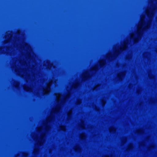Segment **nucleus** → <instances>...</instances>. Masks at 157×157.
Segmentation results:
<instances>
[{"mask_svg":"<svg viewBox=\"0 0 157 157\" xmlns=\"http://www.w3.org/2000/svg\"><path fill=\"white\" fill-rule=\"evenodd\" d=\"M105 118H108V0H105Z\"/></svg>","mask_w":157,"mask_h":157,"instance_id":"obj_1","label":"nucleus"},{"mask_svg":"<svg viewBox=\"0 0 157 157\" xmlns=\"http://www.w3.org/2000/svg\"><path fill=\"white\" fill-rule=\"evenodd\" d=\"M143 21L141 20V22L140 23V28H138L137 29V34L138 37H140L142 36V32L143 30H144V29H143V30H141V28L142 27V26L143 25Z\"/></svg>","mask_w":157,"mask_h":157,"instance_id":"obj_2","label":"nucleus"},{"mask_svg":"<svg viewBox=\"0 0 157 157\" xmlns=\"http://www.w3.org/2000/svg\"><path fill=\"white\" fill-rule=\"evenodd\" d=\"M146 13L147 15L148 16L149 15H151L152 14V13H150V12L149 11H147L146 12Z\"/></svg>","mask_w":157,"mask_h":157,"instance_id":"obj_3","label":"nucleus"},{"mask_svg":"<svg viewBox=\"0 0 157 157\" xmlns=\"http://www.w3.org/2000/svg\"><path fill=\"white\" fill-rule=\"evenodd\" d=\"M138 40V38H136L134 39V42L135 43H136L137 42Z\"/></svg>","mask_w":157,"mask_h":157,"instance_id":"obj_4","label":"nucleus"},{"mask_svg":"<svg viewBox=\"0 0 157 157\" xmlns=\"http://www.w3.org/2000/svg\"><path fill=\"white\" fill-rule=\"evenodd\" d=\"M29 88L28 87H27L26 88H24V89L26 91H29Z\"/></svg>","mask_w":157,"mask_h":157,"instance_id":"obj_5","label":"nucleus"},{"mask_svg":"<svg viewBox=\"0 0 157 157\" xmlns=\"http://www.w3.org/2000/svg\"><path fill=\"white\" fill-rule=\"evenodd\" d=\"M87 77L86 76H84L83 77V78H84V79H85L86 78H87Z\"/></svg>","mask_w":157,"mask_h":157,"instance_id":"obj_6","label":"nucleus"},{"mask_svg":"<svg viewBox=\"0 0 157 157\" xmlns=\"http://www.w3.org/2000/svg\"><path fill=\"white\" fill-rule=\"evenodd\" d=\"M148 24H147L146 27V28H147L148 27Z\"/></svg>","mask_w":157,"mask_h":157,"instance_id":"obj_7","label":"nucleus"},{"mask_svg":"<svg viewBox=\"0 0 157 157\" xmlns=\"http://www.w3.org/2000/svg\"><path fill=\"white\" fill-rule=\"evenodd\" d=\"M76 86H77V85L76 84H75L74 85V87H76Z\"/></svg>","mask_w":157,"mask_h":157,"instance_id":"obj_8","label":"nucleus"},{"mask_svg":"<svg viewBox=\"0 0 157 157\" xmlns=\"http://www.w3.org/2000/svg\"><path fill=\"white\" fill-rule=\"evenodd\" d=\"M57 111V109H55V111Z\"/></svg>","mask_w":157,"mask_h":157,"instance_id":"obj_9","label":"nucleus"},{"mask_svg":"<svg viewBox=\"0 0 157 157\" xmlns=\"http://www.w3.org/2000/svg\"><path fill=\"white\" fill-rule=\"evenodd\" d=\"M132 38H133V37H132V36H131V37H130V38H131V39H132Z\"/></svg>","mask_w":157,"mask_h":157,"instance_id":"obj_10","label":"nucleus"},{"mask_svg":"<svg viewBox=\"0 0 157 157\" xmlns=\"http://www.w3.org/2000/svg\"><path fill=\"white\" fill-rule=\"evenodd\" d=\"M125 46V45L124 44V47Z\"/></svg>","mask_w":157,"mask_h":157,"instance_id":"obj_11","label":"nucleus"}]
</instances>
